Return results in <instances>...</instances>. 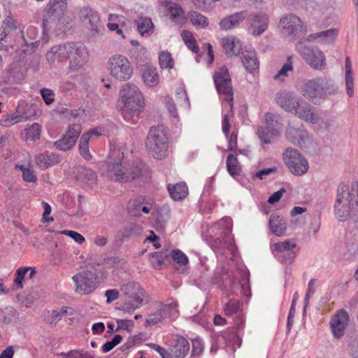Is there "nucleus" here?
I'll return each mask as SVG.
<instances>
[{
  "label": "nucleus",
  "mask_w": 358,
  "mask_h": 358,
  "mask_svg": "<svg viewBox=\"0 0 358 358\" xmlns=\"http://www.w3.org/2000/svg\"><path fill=\"white\" fill-rule=\"evenodd\" d=\"M336 35L335 30L330 29L326 31L313 34L310 36L313 39L318 40L320 42L329 43L334 40Z\"/></svg>",
  "instance_id": "ea45409f"
},
{
  "label": "nucleus",
  "mask_w": 358,
  "mask_h": 358,
  "mask_svg": "<svg viewBox=\"0 0 358 358\" xmlns=\"http://www.w3.org/2000/svg\"><path fill=\"white\" fill-rule=\"evenodd\" d=\"M136 24L138 32L143 36H148L153 32L154 25L149 17H141L136 21Z\"/></svg>",
  "instance_id": "2f4dec72"
},
{
  "label": "nucleus",
  "mask_w": 358,
  "mask_h": 358,
  "mask_svg": "<svg viewBox=\"0 0 358 358\" xmlns=\"http://www.w3.org/2000/svg\"><path fill=\"white\" fill-rule=\"evenodd\" d=\"M273 247L274 250L280 255L289 249H294L296 247V244L294 240L287 239L283 242L275 243Z\"/></svg>",
  "instance_id": "603ef678"
},
{
  "label": "nucleus",
  "mask_w": 358,
  "mask_h": 358,
  "mask_svg": "<svg viewBox=\"0 0 358 358\" xmlns=\"http://www.w3.org/2000/svg\"><path fill=\"white\" fill-rule=\"evenodd\" d=\"M124 152L120 149L111 150L107 165L108 176L119 182H128L143 178L148 172L147 166L141 160H134L122 165Z\"/></svg>",
  "instance_id": "f257e3e1"
},
{
  "label": "nucleus",
  "mask_w": 358,
  "mask_h": 358,
  "mask_svg": "<svg viewBox=\"0 0 358 358\" xmlns=\"http://www.w3.org/2000/svg\"><path fill=\"white\" fill-rule=\"evenodd\" d=\"M249 31L253 36H259L268 28V17L265 13L260 12L251 15L250 17Z\"/></svg>",
  "instance_id": "6ab92c4d"
},
{
  "label": "nucleus",
  "mask_w": 358,
  "mask_h": 358,
  "mask_svg": "<svg viewBox=\"0 0 358 358\" xmlns=\"http://www.w3.org/2000/svg\"><path fill=\"white\" fill-rule=\"evenodd\" d=\"M142 78L144 83L150 87H155L159 83V76L157 69L150 65L145 66Z\"/></svg>",
  "instance_id": "c756f323"
},
{
  "label": "nucleus",
  "mask_w": 358,
  "mask_h": 358,
  "mask_svg": "<svg viewBox=\"0 0 358 358\" xmlns=\"http://www.w3.org/2000/svg\"><path fill=\"white\" fill-rule=\"evenodd\" d=\"M162 316L157 311L150 314L145 320V326H152L162 320Z\"/></svg>",
  "instance_id": "69168bd1"
},
{
  "label": "nucleus",
  "mask_w": 358,
  "mask_h": 358,
  "mask_svg": "<svg viewBox=\"0 0 358 358\" xmlns=\"http://www.w3.org/2000/svg\"><path fill=\"white\" fill-rule=\"evenodd\" d=\"M169 129L162 124L151 127L146 139L148 152L157 159L166 155L169 148Z\"/></svg>",
  "instance_id": "423d86ee"
},
{
  "label": "nucleus",
  "mask_w": 358,
  "mask_h": 358,
  "mask_svg": "<svg viewBox=\"0 0 358 358\" xmlns=\"http://www.w3.org/2000/svg\"><path fill=\"white\" fill-rule=\"evenodd\" d=\"M188 17L194 26H200L204 28L208 25V18L196 11H190Z\"/></svg>",
  "instance_id": "a18cd8bd"
},
{
  "label": "nucleus",
  "mask_w": 358,
  "mask_h": 358,
  "mask_svg": "<svg viewBox=\"0 0 358 358\" xmlns=\"http://www.w3.org/2000/svg\"><path fill=\"white\" fill-rule=\"evenodd\" d=\"M64 22V17L57 16L55 13H48V10L45 9L44 10L42 23L44 32L48 31L53 25H56L59 30L62 32H65L66 28L64 27V25H62Z\"/></svg>",
  "instance_id": "412c9836"
},
{
  "label": "nucleus",
  "mask_w": 358,
  "mask_h": 358,
  "mask_svg": "<svg viewBox=\"0 0 358 358\" xmlns=\"http://www.w3.org/2000/svg\"><path fill=\"white\" fill-rule=\"evenodd\" d=\"M149 255L150 256V260L153 267L156 269L160 268L164 264V254L162 252H155L150 253Z\"/></svg>",
  "instance_id": "5fc2aeb1"
},
{
  "label": "nucleus",
  "mask_w": 358,
  "mask_h": 358,
  "mask_svg": "<svg viewBox=\"0 0 358 358\" xmlns=\"http://www.w3.org/2000/svg\"><path fill=\"white\" fill-rule=\"evenodd\" d=\"M223 337L226 340L238 344V347H240L241 343V338L239 337L237 331H234V329L225 332Z\"/></svg>",
  "instance_id": "052dcab7"
},
{
  "label": "nucleus",
  "mask_w": 358,
  "mask_h": 358,
  "mask_svg": "<svg viewBox=\"0 0 358 358\" xmlns=\"http://www.w3.org/2000/svg\"><path fill=\"white\" fill-rule=\"evenodd\" d=\"M64 59L69 60V69L77 71L87 62L88 52L85 45L82 43H67L62 44L61 48Z\"/></svg>",
  "instance_id": "0eeeda50"
},
{
  "label": "nucleus",
  "mask_w": 358,
  "mask_h": 358,
  "mask_svg": "<svg viewBox=\"0 0 358 358\" xmlns=\"http://www.w3.org/2000/svg\"><path fill=\"white\" fill-rule=\"evenodd\" d=\"M334 214L340 222L350 216L358 221V182H353L350 189L344 183H340L336 190Z\"/></svg>",
  "instance_id": "f03ea898"
},
{
  "label": "nucleus",
  "mask_w": 358,
  "mask_h": 358,
  "mask_svg": "<svg viewBox=\"0 0 358 358\" xmlns=\"http://www.w3.org/2000/svg\"><path fill=\"white\" fill-rule=\"evenodd\" d=\"M283 160L289 171L295 176L305 174L309 168L306 158L296 149L287 148L283 152Z\"/></svg>",
  "instance_id": "9d476101"
},
{
  "label": "nucleus",
  "mask_w": 358,
  "mask_h": 358,
  "mask_svg": "<svg viewBox=\"0 0 358 358\" xmlns=\"http://www.w3.org/2000/svg\"><path fill=\"white\" fill-rule=\"evenodd\" d=\"M31 118V115H28L25 112L22 113L20 110V108L18 107L16 113L8 116L7 119L5 120L6 124H4L3 125L6 127H8L10 125H13L20 122L27 121Z\"/></svg>",
  "instance_id": "4c0bfd02"
},
{
  "label": "nucleus",
  "mask_w": 358,
  "mask_h": 358,
  "mask_svg": "<svg viewBox=\"0 0 358 358\" xmlns=\"http://www.w3.org/2000/svg\"><path fill=\"white\" fill-rule=\"evenodd\" d=\"M79 178L87 187H92L96 184V173L92 169L87 168H81L79 171Z\"/></svg>",
  "instance_id": "473e14b6"
},
{
  "label": "nucleus",
  "mask_w": 358,
  "mask_h": 358,
  "mask_svg": "<svg viewBox=\"0 0 358 358\" xmlns=\"http://www.w3.org/2000/svg\"><path fill=\"white\" fill-rule=\"evenodd\" d=\"M189 343L183 336H177L175 344L171 350L173 357L184 358L189 351Z\"/></svg>",
  "instance_id": "4be33fe9"
},
{
  "label": "nucleus",
  "mask_w": 358,
  "mask_h": 358,
  "mask_svg": "<svg viewBox=\"0 0 358 358\" xmlns=\"http://www.w3.org/2000/svg\"><path fill=\"white\" fill-rule=\"evenodd\" d=\"M293 250L294 249H289L278 255V259L280 262L287 264H290L296 255L295 252Z\"/></svg>",
  "instance_id": "bf43d9fd"
},
{
  "label": "nucleus",
  "mask_w": 358,
  "mask_h": 358,
  "mask_svg": "<svg viewBox=\"0 0 358 358\" xmlns=\"http://www.w3.org/2000/svg\"><path fill=\"white\" fill-rule=\"evenodd\" d=\"M81 131L80 124L70 125L62 137L54 142V145L59 150L66 151L71 150L75 145Z\"/></svg>",
  "instance_id": "4468645a"
},
{
  "label": "nucleus",
  "mask_w": 358,
  "mask_h": 358,
  "mask_svg": "<svg viewBox=\"0 0 358 358\" xmlns=\"http://www.w3.org/2000/svg\"><path fill=\"white\" fill-rule=\"evenodd\" d=\"M29 267L19 268L15 273L14 279V287L15 289H22L23 288V280L26 274L29 272Z\"/></svg>",
  "instance_id": "de8ad7c7"
},
{
  "label": "nucleus",
  "mask_w": 358,
  "mask_h": 358,
  "mask_svg": "<svg viewBox=\"0 0 358 358\" xmlns=\"http://www.w3.org/2000/svg\"><path fill=\"white\" fill-rule=\"evenodd\" d=\"M121 99V114L126 120L138 117L144 108L143 96L138 87L127 83L120 92Z\"/></svg>",
  "instance_id": "20e7f679"
},
{
  "label": "nucleus",
  "mask_w": 358,
  "mask_h": 358,
  "mask_svg": "<svg viewBox=\"0 0 358 358\" xmlns=\"http://www.w3.org/2000/svg\"><path fill=\"white\" fill-rule=\"evenodd\" d=\"M192 355H199L202 353L204 346L201 340L200 339H194L192 341Z\"/></svg>",
  "instance_id": "338daca9"
},
{
  "label": "nucleus",
  "mask_w": 358,
  "mask_h": 358,
  "mask_svg": "<svg viewBox=\"0 0 358 358\" xmlns=\"http://www.w3.org/2000/svg\"><path fill=\"white\" fill-rule=\"evenodd\" d=\"M159 62L162 69H172L174 64L171 53L166 51L159 54Z\"/></svg>",
  "instance_id": "8fccbe9b"
},
{
  "label": "nucleus",
  "mask_w": 358,
  "mask_h": 358,
  "mask_svg": "<svg viewBox=\"0 0 358 358\" xmlns=\"http://www.w3.org/2000/svg\"><path fill=\"white\" fill-rule=\"evenodd\" d=\"M306 131L302 128L289 126L286 129L287 139L293 144L300 145L303 142Z\"/></svg>",
  "instance_id": "a878e982"
},
{
  "label": "nucleus",
  "mask_w": 358,
  "mask_h": 358,
  "mask_svg": "<svg viewBox=\"0 0 358 358\" xmlns=\"http://www.w3.org/2000/svg\"><path fill=\"white\" fill-rule=\"evenodd\" d=\"M76 283V292L81 294H89L99 286L98 277L96 273L85 270L76 273L73 277Z\"/></svg>",
  "instance_id": "9b49d317"
},
{
  "label": "nucleus",
  "mask_w": 358,
  "mask_h": 358,
  "mask_svg": "<svg viewBox=\"0 0 358 358\" xmlns=\"http://www.w3.org/2000/svg\"><path fill=\"white\" fill-rule=\"evenodd\" d=\"M257 134L259 138L264 143H270L272 138L278 136V131L275 128V124H266L258 129Z\"/></svg>",
  "instance_id": "bb28decb"
},
{
  "label": "nucleus",
  "mask_w": 358,
  "mask_h": 358,
  "mask_svg": "<svg viewBox=\"0 0 358 358\" xmlns=\"http://www.w3.org/2000/svg\"><path fill=\"white\" fill-rule=\"evenodd\" d=\"M277 104L285 111L294 113L300 119L310 123H317L320 117L313 107L294 92L280 90L275 96Z\"/></svg>",
  "instance_id": "7ed1b4c3"
},
{
  "label": "nucleus",
  "mask_w": 358,
  "mask_h": 358,
  "mask_svg": "<svg viewBox=\"0 0 358 358\" xmlns=\"http://www.w3.org/2000/svg\"><path fill=\"white\" fill-rule=\"evenodd\" d=\"M167 189L171 197L175 201L183 199L188 194V188L185 182H180L173 185L169 184Z\"/></svg>",
  "instance_id": "393cba45"
},
{
  "label": "nucleus",
  "mask_w": 358,
  "mask_h": 358,
  "mask_svg": "<svg viewBox=\"0 0 358 358\" xmlns=\"http://www.w3.org/2000/svg\"><path fill=\"white\" fill-rule=\"evenodd\" d=\"M297 49L311 67L321 70L325 66V56L317 48H310L299 43L297 45Z\"/></svg>",
  "instance_id": "f8f14e48"
},
{
  "label": "nucleus",
  "mask_w": 358,
  "mask_h": 358,
  "mask_svg": "<svg viewBox=\"0 0 358 358\" xmlns=\"http://www.w3.org/2000/svg\"><path fill=\"white\" fill-rule=\"evenodd\" d=\"M181 36L187 46V48L191 50L194 53L199 52V48L196 44V41L193 37L192 33L187 30H183L181 34Z\"/></svg>",
  "instance_id": "37998d69"
},
{
  "label": "nucleus",
  "mask_w": 358,
  "mask_h": 358,
  "mask_svg": "<svg viewBox=\"0 0 358 358\" xmlns=\"http://www.w3.org/2000/svg\"><path fill=\"white\" fill-rule=\"evenodd\" d=\"M242 62L245 69L250 72L259 68V62L254 54L244 55L242 57Z\"/></svg>",
  "instance_id": "79ce46f5"
},
{
  "label": "nucleus",
  "mask_w": 358,
  "mask_h": 358,
  "mask_svg": "<svg viewBox=\"0 0 358 358\" xmlns=\"http://www.w3.org/2000/svg\"><path fill=\"white\" fill-rule=\"evenodd\" d=\"M213 80L217 91L220 95L224 96V107H228V111L232 112L234 106V90L231 85V76L227 69L223 68L219 71L215 72Z\"/></svg>",
  "instance_id": "6e6552de"
},
{
  "label": "nucleus",
  "mask_w": 358,
  "mask_h": 358,
  "mask_svg": "<svg viewBox=\"0 0 358 358\" xmlns=\"http://www.w3.org/2000/svg\"><path fill=\"white\" fill-rule=\"evenodd\" d=\"M59 48H62V45L54 46L48 52L46 57L49 62H54L56 59L62 61L64 59L63 54Z\"/></svg>",
  "instance_id": "864d4df0"
},
{
  "label": "nucleus",
  "mask_w": 358,
  "mask_h": 358,
  "mask_svg": "<svg viewBox=\"0 0 358 358\" xmlns=\"http://www.w3.org/2000/svg\"><path fill=\"white\" fill-rule=\"evenodd\" d=\"M248 16L245 10L235 13L230 15L220 22V27L222 30H229L235 28L242 22Z\"/></svg>",
  "instance_id": "aec40b11"
},
{
  "label": "nucleus",
  "mask_w": 358,
  "mask_h": 358,
  "mask_svg": "<svg viewBox=\"0 0 358 358\" xmlns=\"http://www.w3.org/2000/svg\"><path fill=\"white\" fill-rule=\"evenodd\" d=\"M128 210L131 215L138 216L141 211L148 213L150 208L145 206H143L141 202L132 201L129 203Z\"/></svg>",
  "instance_id": "49530a36"
},
{
  "label": "nucleus",
  "mask_w": 358,
  "mask_h": 358,
  "mask_svg": "<svg viewBox=\"0 0 358 358\" xmlns=\"http://www.w3.org/2000/svg\"><path fill=\"white\" fill-rule=\"evenodd\" d=\"M26 34L27 37H29V39H31V41H28L26 38H24V41L25 42V44L29 46V45H34L35 43H37L38 41L34 42L33 40L36 39L37 36V30L34 27L30 26L27 29Z\"/></svg>",
  "instance_id": "0e129e2a"
},
{
  "label": "nucleus",
  "mask_w": 358,
  "mask_h": 358,
  "mask_svg": "<svg viewBox=\"0 0 358 358\" xmlns=\"http://www.w3.org/2000/svg\"><path fill=\"white\" fill-rule=\"evenodd\" d=\"M20 170L22 172V178L24 181L28 182H34L36 181L37 178L33 170L29 168H25L24 166H20Z\"/></svg>",
  "instance_id": "13d9d810"
},
{
  "label": "nucleus",
  "mask_w": 358,
  "mask_h": 358,
  "mask_svg": "<svg viewBox=\"0 0 358 358\" xmlns=\"http://www.w3.org/2000/svg\"><path fill=\"white\" fill-rule=\"evenodd\" d=\"M121 292L135 302L147 303L146 293L136 282H129L121 286Z\"/></svg>",
  "instance_id": "dca6fc26"
},
{
  "label": "nucleus",
  "mask_w": 358,
  "mask_h": 358,
  "mask_svg": "<svg viewBox=\"0 0 358 358\" xmlns=\"http://www.w3.org/2000/svg\"><path fill=\"white\" fill-rule=\"evenodd\" d=\"M163 6L166 8L172 19L182 18L184 11L179 4L172 1H163Z\"/></svg>",
  "instance_id": "c9c22d12"
},
{
  "label": "nucleus",
  "mask_w": 358,
  "mask_h": 358,
  "mask_svg": "<svg viewBox=\"0 0 358 358\" xmlns=\"http://www.w3.org/2000/svg\"><path fill=\"white\" fill-rule=\"evenodd\" d=\"M347 352L352 358H358V337L350 336L348 340Z\"/></svg>",
  "instance_id": "09e8293b"
},
{
  "label": "nucleus",
  "mask_w": 358,
  "mask_h": 358,
  "mask_svg": "<svg viewBox=\"0 0 358 358\" xmlns=\"http://www.w3.org/2000/svg\"><path fill=\"white\" fill-rule=\"evenodd\" d=\"M176 304L174 303H160L158 312L162 316V319H165L170 316L171 312L176 308Z\"/></svg>",
  "instance_id": "6e6d98bb"
},
{
  "label": "nucleus",
  "mask_w": 358,
  "mask_h": 358,
  "mask_svg": "<svg viewBox=\"0 0 358 358\" xmlns=\"http://www.w3.org/2000/svg\"><path fill=\"white\" fill-rule=\"evenodd\" d=\"M110 74L117 80L125 81L133 74V68L129 59L122 55H115L108 62Z\"/></svg>",
  "instance_id": "1a4fd4ad"
},
{
  "label": "nucleus",
  "mask_w": 358,
  "mask_h": 358,
  "mask_svg": "<svg viewBox=\"0 0 358 358\" xmlns=\"http://www.w3.org/2000/svg\"><path fill=\"white\" fill-rule=\"evenodd\" d=\"M17 315L18 313L13 307H7L2 318V322L6 325L15 322L17 320Z\"/></svg>",
  "instance_id": "3c124183"
},
{
  "label": "nucleus",
  "mask_w": 358,
  "mask_h": 358,
  "mask_svg": "<svg viewBox=\"0 0 358 358\" xmlns=\"http://www.w3.org/2000/svg\"><path fill=\"white\" fill-rule=\"evenodd\" d=\"M59 233L69 236L79 244H83L85 241V238L83 235L74 231L64 230Z\"/></svg>",
  "instance_id": "e2e57ef3"
},
{
  "label": "nucleus",
  "mask_w": 358,
  "mask_h": 358,
  "mask_svg": "<svg viewBox=\"0 0 358 358\" xmlns=\"http://www.w3.org/2000/svg\"><path fill=\"white\" fill-rule=\"evenodd\" d=\"M345 81L347 94L350 97H352L354 94V78L352 64L349 57L345 58Z\"/></svg>",
  "instance_id": "cd10ccee"
},
{
  "label": "nucleus",
  "mask_w": 358,
  "mask_h": 358,
  "mask_svg": "<svg viewBox=\"0 0 358 358\" xmlns=\"http://www.w3.org/2000/svg\"><path fill=\"white\" fill-rule=\"evenodd\" d=\"M268 225L271 231L277 236L283 235L287 229L285 220L277 214H272L270 216Z\"/></svg>",
  "instance_id": "b1692460"
},
{
  "label": "nucleus",
  "mask_w": 358,
  "mask_h": 358,
  "mask_svg": "<svg viewBox=\"0 0 358 358\" xmlns=\"http://www.w3.org/2000/svg\"><path fill=\"white\" fill-rule=\"evenodd\" d=\"M26 141H36L41 136V127L38 123H33L24 129Z\"/></svg>",
  "instance_id": "58836bf2"
},
{
  "label": "nucleus",
  "mask_w": 358,
  "mask_h": 358,
  "mask_svg": "<svg viewBox=\"0 0 358 358\" xmlns=\"http://www.w3.org/2000/svg\"><path fill=\"white\" fill-rule=\"evenodd\" d=\"M143 229L140 225L134 223H129L119 231L122 241L127 240L132 236L140 235Z\"/></svg>",
  "instance_id": "72a5a7b5"
},
{
  "label": "nucleus",
  "mask_w": 358,
  "mask_h": 358,
  "mask_svg": "<svg viewBox=\"0 0 358 358\" xmlns=\"http://www.w3.org/2000/svg\"><path fill=\"white\" fill-rule=\"evenodd\" d=\"M338 87L334 81L327 77L308 80L302 88V94L315 104L319 103L328 95L335 94Z\"/></svg>",
  "instance_id": "39448f33"
},
{
  "label": "nucleus",
  "mask_w": 358,
  "mask_h": 358,
  "mask_svg": "<svg viewBox=\"0 0 358 358\" xmlns=\"http://www.w3.org/2000/svg\"><path fill=\"white\" fill-rule=\"evenodd\" d=\"M41 96L47 105L51 104L55 99L52 90L47 88H43L41 90Z\"/></svg>",
  "instance_id": "774afa93"
},
{
  "label": "nucleus",
  "mask_w": 358,
  "mask_h": 358,
  "mask_svg": "<svg viewBox=\"0 0 358 358\" xmlns=\"http://www.w3.org/2000/svg\"><path fill=\"white\" fill-rule=\"evenodd\" d=\"M222 46L226 54L230 56H237L241 53L243 50L241 41L234 36L222 38Z\"/></svg>",
  "instance_id": "5701e85b"
},
{
  "label": "nucleus",
  "mask_w": 358,
  "mask_h": 358,
  "mask_svg": "<svg viewBox=\"0 0 358 358\" xmlns=\"http://www.w3.org/2000/svg\"><path fill=\"white\" fill-rule=\"evenodd\" d=\"M292 57L287 58V62L282 66L278 72L273 76L275 80L284 81L285 78L288 76L287 72L293 71Z\"/></svg>",
  "instance_id": "c03bdc74"
},
{
  "label": "nucleus",
  "mask_w": 358,
  "mask_h": 358,
  "mask_svg": "<svg viewBox=\"0 0 358 358\" xmlns=\"http://www.w3.org/2000/svg\"><path fill=\"white\" fill-rule=\"evenodd\" d=\"M285 32L288 36L300 38L306 32V27L299 17L294 14H287L280 20Z\"/></svg>",
  "instance_id": "ddd939ff"
},
{
  "label": "nucleus",
  "mask_w": 358,
  "mask_h": 358,
  "mask_svg": "<svg viewBox=\"0 0 358 358\" xmlns=\"http://www.w3.org/2000/svg\"><path fill=\"white\" fill-rule=\"evenodd\" d=\"M171 257L173 262L181 266L180 268H178L180 273H184L185 271V266L188 263L187 257L180 250L175 249L171 252Z\"/></svg>",
  "instance_id": "e433bc0d"
},
{
  "label": "nucleus",
  "mask_w": 358,
  "mask_h": 358,
  "mask_svg": "<svg viewBox=\"0 0 358 358\" xmlns=\"http://www.w3.org/2000/svg\"><path fill=\"white\" fill-rule=\"evenodd\" d=\"M36 164L43 169H48L49 166L58 163V156L55 154L45 155L40 153L35 158Z\"/></svg>",
  "instance_id": "7c9ffc66"
},
{
  "label": "nucleus",
  "mask_w": 358,
  "mask_h": 358,
  "mask_svg": "<svg viewBox=\"0 0 358 358\" xmlns=\"http://www.w3.org/2000/svg\"><path fill=\"white\" fill-rule=\"evenodd\" d=\"M143 304H144V303L135 302L132 301L131 303H124V304L121 307L118 308V309L125 313H131L136 309L141 306Z\"/></svg>",
  "instance_id": "680f3d73"
},
{
  "label": "nucleus",
  "mask_w": 358,
  "mask_h": 358,
  "mask_svg": "<svg viewBox=\"0 0 358 358\" xmlns=\"http://www.w3.org/2000/svg\"><path fill=\"white\" fill-rule=\"evenodd\" d=\"M224 313L228 316H232L234 328L238 331L243 329L245 320L240 311V303L235 299H230L224 306Z\"/></svg>",
  "instance_id": "a211bd4d"
},
{
  "label": "nucleus",
  "mask_w": 358,
  "mask_h": 358,
  "mask_svg": "<svg viewBox=\"0 0 358 358\" xmlns=\"http://www.w3.org/2000/svg\"><path fill=\"white\" fill-rule=\"evenodd\" d=\"M80 17L85 23L90 24V29L94 34H99L103 31L98 13L90 7L83 8L80 10Z\"/></svg>",
  "instance_id": "f3484780"
},
{
  "label": "nucleus",
  "mask_w": 358,
  "mask_h": 358,
  "mask_svg": "<svg viewBox=\"0 0 358 358\" xmlns=\"http://www.w3.org/2000/svg\"><path fill=\"white\" fill-rule=\"evenodd\" d=\"M90 135L83 134L79 141V152L80 155L87 161L92 159V156L89 150Z\"/></svg>",
  "instance_id": "f704fd0d"
},
{
  "label": "nucleus",
  "mask_w": 358,
  "mask_h": 358,
  "mask_svg": "<svg viewBox=\"0 0 358 358\" xmlns=\"http://www.w3.org/2000/svg\"><path fill=\"white\" fill-rule=\"evenodd\" d=\"M227 168L229 174L232 176H239L241 173V167L238 165V161L232 154H229L227 158Z\"/></svg>",
  "instance_id": "a19ab883"
},
{
  "label": "nucleus",
  "mask_w": 358,
  "mask_h": 358,
  "mask_svg": "<svg viewBox=\"0 0 358 358\" xmlns=\"http://www.w3.org/2000/svg\"><path fill=\"white\" fill-rule=\"evenodd\" d=\"M66 6V0H50L45 9L48 13H55L57 16L64 17Z\"/></svg>",
  "instance_id": "c85d7f7f"
},
{
  "label": "nucleus",
  "mask_w": 358,
  "mask_h": 358,
  "mask_svg": "<svg viewBox=\"0 0 358 358\" xmlns=\"http://www.w3.org/2000/svg\"><path fill=\"white\" fill-rule=\"evenodd\" d=\"M348 321L349 315L348 312L343 309L338 310L330 322L334 338L339 339L344 335Z\"/></svg>",
  "instance_id": "2eb2a0df"
},
{
  "label": "nucleus",
  "mask_w": 358,
  "mask_h": 358,
  "mask_svg": "<svg viewBox=\"0 0 358 358\" xmlns=\"http://www.w3.org/2000/svg\"><path fill=\"white\" fill-rule=\"evenodd\" d=\"M15 68L16 65L15 64H12L8 67H7L5 71L2 72L1 83L3 84L10 83L11 79L13 78V73Z\"/></svg>",
  "instance_id": "4d7b16f0"
}]
</instances>
